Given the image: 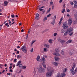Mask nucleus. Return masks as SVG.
<instances>
[{"label":"nucleus","mask_w":77,"mask_h":77,"mask_svg":"<svg viewBox=\"0 0 77 77\" xmlns=\"http://www.w3.org/2000/svg\"><path fill=\"white\" fill-rule=\"evenodd\" d=\"M47 20V17H44V20H43V21H46V20Z\"/></svg>","instance_id":"cd10ccee"},{"label":"nucleus","mask_w":77,"mask_h":77,"mask_svg":"<svg viewBox=\"0 0 77 77\" xmlns=\"http://www.w3.org/2000/svg\"><path fill=\"white\" fill-rule=\"evenodd\" d=\"M63 20V17H62L60 20V21L59 22V23H58V24H59V25H60V24H62V21Z\"/></svg>","instance_id":"f8f14e48"},{"label":"nucleus","mask_w":77,"mask_h":77,"mask_svg":"<svg viewBox=\"0 0 77 77\" xmlns=\"http://www.w3.org/2000/svg\"><path fill=\"white\" fill-rule=\"evenodd\" d=\"M9 24V23H6L5 24V26H7Z\"/></svg>","instance_id":"603ef678"},{"label":"nucleus","mask_w":77,"mask_h":77,"mask_svg":"<svg viewBox=\"0 0 77 77\" xmlns=\"http://www.w3.org/2000/svg\"><path fill=\"white\" fill-rule=\"evenodd\" d=\"M54 59L55 60V61H56L57 62H58L60 60V58L59 57H54Z\"/></svg>","instance_id":"9d476101"},{"label":"nucleus","mask_w":77,"mask_h":77,"mask_svg":"<svg viewBox=\"0 0 77 77\" xmlns=\"http://www.w3.org/2000/svg\"><path fill=\"white\" fill-rule=\"evenodd\" d=\"M22 71V70L21 69H20V70H19V72H18V73L20 74V73H21Z\"/></svg>","instance_id":"a19ab883"},{"label":"nucleus","mask_w":77,"mask_h":77,"mask_svg":"<svg viewBox=\"0 0 77 77\" xmlns=\"http://www.w3.org/2000/svg\"><path fill=\"white\" fill-rule=\"evenodd\" d=\"M17 58L18 59H20V58H21V56H20V55H18L17 57Z\"/></svg>","instance_id":"bb28decb"},{"label":"nucleus","mask_w":77,"mask_h":77,"mask_svg":"<svg viewBox=\"0 0 77 77\" xmlns=\"http://www.w3.org/2000/svg\"><path fill=\"white\" fill-rule=\"evenodd\" d=\"M42 65H43L44 68H46V66L45 64L44 63H43L42 64Z\"/></svg>","instance_id":"b1692460"},{"label":"nucleus","mask_w":77,"mask_h":77,"mask_svg":"<svg viewBox=\"0 0 77 77\" xmlns=\"http://www.w3.org/2000/svg\"><path fill=\"white\" fill-rule=\"evenodd\" d=\"M20 50H22V51L25 53H27V50L26 49V47L25 45L22 46L20 49Z\"/></svg>","instance_id":"20e7f679"},{"label":"nucleus","mask_w":77,"mask_h":77,"mask_svg":"<svg viewBox=\"0 0 77 77\" xmlns=\"http://www.w3.org/2000/svg\"><path fill=\"white\" fill-rule=\"evenodd\" d=\"M40 56L39 55H38L37 56V58H36V60H37V61H39V60L40 59Z\"/></svg>","instance_id":"dca6fc26"},{"label":"nucleus","mask_w":77,"mask_h":77,"mask_svg":"<svg viewBox=\"0 0 77 77\" xmlns=\"http://www.w3.org/2000/svg\"><path fill=\"white\" fill-rule=\"evenodd\" d=\"M66 70H67V68H65L63 70V72H66Z\"/></svg>","instance_id":"c756f323"},{"label":"nucleus","mask_w":77,"mask_h":77,"mask_svg":"<svg viewBox=\"0 0 77 77\" xmlns=\"http://www.w3.org/2000/svg\"><path fill=\"white\" fill-rule=\"evenodd\" d=\"M50 16H51V14H50L47 16V17H50Z\"/></svg>","instance_id":"de8ad7c7"},{"label":"nucleus","mask_w":77,"mask_h":77,"mask_svg":"<svg viewBox=\"0 0 77 77\" xmlns=\"http://www.w3.org/2000/svg\"><path fill=\"white\" fill-rule=\"evenodd\" d=\"M65 74L64 73H62L60 75V76L61 77H64L65 76Z\"/></svg>","instance_id":"ddd939ff"},{"label":"nucleus","mask_w":77,"mask_h":77,"mask_svg":"<svg viewBox=\"0 0 77 77\" xmlns=\"http://www.w3.org/2000/svg\"><path fill=\"white\" fill-rule=\"evenodd\" d=\"M48 29H46L45 30V32H47V31H48Z\"/></svg>","instance_id":"052dcab7"},{"label":"nucleus","mask_w":77,"mask_h":77,"mask_svg":"<svg viewBox=\"0 0 77 77\" xmlns=\"http://www.w3.org/2000/svg\"><path fill=\"white\" fill-rule=\"evenodd\" d=\"M72 19L71 17L69 18L68 22L69 25V26H71V24H72Z\"/></svg>","instance_id":"0eeeda50"},{"label":"nucleus","mask_w":77,"mask_h":77,"mask_svg":"<svg viewBox=\"0 0 77 77\" xmlns=\"http://www.w3.org/2000/svg\"><path fill=\"white\" fill-rule=\"evenodd\" d=\"M38 71L40 73H42V72H44L45 71V69L42 67V66H41V65H40L38 67Z\"/></svg>","instance_id":"f03ea898"},{"label":"nucleus","mask_w":77,"mask_h":77,"mask_svg":"<svg viewBox=\"0 0 77 77\" xmlns=\"http://www.w3.org/2000/svg\"><path fill=\"white\" fill-rule=\"evenodd\" d=\"M39 10H40V11H43V9L39 8Z\"/></svg>","instance_id":"864d4df0"},{"label":"nucleus","mask_w":77,"mask_h":77,"mask_svg":"<svg viewBox=\"0 0 77 77\" xmlns=\"http://www.w3.org/2000/svg\"><path fill=\"white\" fill-rule=\"evenodd\" d=\"M36 17H39V14H36Z\"/></svg>","instance_id":"3c124183"},{"label":"nucleus","mask_w":77,"mask_h":77,"mask_svg":"<svg viewBox=\"0 0 77 77\" xmlns=\"http://www.w3.org/2000/svg\"><path fill=\"white\" fill-rule=\"evenodd\" d=\"M7 75H11V73H8Z\"/></svg>","instance_id":"13d9d810"},{"label":"nucleus","mask_w":77,"mask_h":77,"mask_svg":"<svg viewBox=\"0 0 77 77\" xmlns=\"http://www.w3.org/2000/svg\"><path fill=\"white\" fill-rule=\"evenodd\" d=\"M19 67L20 68H23V65H22V64H19Z\"/></svg>","instance_id":"f704fd0d"},{"label":"nucleus","mask_w":77,"mask_h":77,"mask_svg":"<svg viewBox=\"0 0 77 77\" xmlns=\"http://www.w3.org/2000/svg\"><path fill=\"white\" fill-rule=\"evenodd\" d=\"M74 2L75 3L74 7L75 8H77V1H74Z\"/></svg>","instance_id":"9b49d317"},{"label":"nucleus","mask_w":77,"mask_h":77,"mask_svg":"<svg viewBox=\"0 0 77 77\" xmlns=\"http://www.w3.org/2000/svg\"><path fill=\"white\" fill-rule=\"evenodd\" d=\"M56 35H57V33H54V36H56Z\"/></svg>","instance_id":"c03bdc74"},{"label":"nucleus","mask_w":77,"mask_h":77,"mask_svg":"<svg viewBox=\"0 0 77 77\" xmlns=\"http://www.w3.org/2000/svg\"><path fill=\"white\" fill-rule=\"evenodd\" d=\"M14 51H17V50L16 48H15L14 49Z\"/></svg>","instance_id":"e2e57ef3"},{"label":"nucleus","mask_w":77,"mask_h":77,"mask_svg":"<svg viewBox=\"0 0 77 77\" xmlns=\"http://www.w3.org/2000/svg\"><path fill=\"white\" fill-rule=\"evenodd\" d=\"M36 42V40H33L32 41V42L31 43V45H33V44L35 42Z\"/></svg>","instance_id":"c85d7f7f"},{"label":"nucleus","mask_w":77,"mask_h":77,"mask_svg":"<svg viewBox=\"0 0 77 77\" xmlns=\"http://www.w3.org/2000/svg\"><path fill=\"white\" fill-rule=\"evenodd\" d=\"M66 11H67V12H69L70 11V10H69V9H66Z\"/></svg>","instance_id":"a18cd8bd"},{"label":"nucleus","mask_w":77,"mask_h":77,"mask_svg":"<svg viewBox=\"0 0 77 77\" xmlns=\"http://www.w3.org/2000/svg\"><path fill=\"white\" fill-rule=\"evenodd\" d=\"M5 70H4L3 71H2V73H3L4 72H5Z\"/></svg>","instance_id":"69168bd1"},{"label":"nucleus","mask_w":77,"mask_h":77,"mask_svg":"<svg viewBox=\"0 0 77 77\" xmlns=\"http://www.w3.org/2000/svg\"><path fill=\"white\" fill-rule=\"evenodd\" d=\"M52 63L53 65L55 66H57L59 64V63L55 62H52Z\"/></svg>","instance_id":"1a4fd4ad"},{"label":"nucleus","mask_w":77,"mask_h":77,"mask_svg":"<svg viewBox=\"0 0 77 77\" xmlns=\"http://www.w3.org/2000/svg\"><path fill=\"white\" fill-rule=\"evenodd\" d=\"M65 32V29L64 28L61 30V33H64Z\"/></svg>","instance_id":"a211bd4d"},{"label":"nucleus","mask_w":77,"mask_h":77,"mask_svg":"<svg viewBox=\"0 0 77 77\" xmlns=\"http://www.w3.org/2000/svg\"><path fill=\"white\" fill-rule=\"evenodd\" d=\"M21 32H24V29H22L21 30Z\"/></svg>","instance_id":"0e129e2a"},{"label":"nucleus","mask_w":77,"mask_h":77,"mask_svg":"<svg viewBox=\"0 0 77 77\" xmlns=\"http://www.w3.org/2000/svg\"><path fill=\"white\" fill-rule=\"evenodd\" d=\"M8 2L7 1L4 2V4L5 6H7L8 5Z\"/></svg>","instance_id":"412c9836"},{"label":"nucleus","mask_w":77,"mask_h":77,"mask_svg":"<svg viewBox=\"0 0 77 77\" xmlns=\"http://www.w3.org/2000/svg\"><path fill=\"white\" fill-rule=\"evenodd\" d=\"M48 71L46 74V76L47 77H49L52 75V74H53L54 70L51 67H48Z\"/></svg>","instance_id":"f257e3e1"},{"label":"nucleus","mask_w":77,"mask_h":77,"mask_svg":"<svg viewBox=\"0 0 77 77\" xmlns=\"http://www.w3.org/2000/svg\"><path fill=\"white\" fill-rule=\"evenodd\" d=\"M42 60L43 62V63H45V58L44 57H43L42 59Z\"/></svg>","instance_id":"4468645a"},{"label":"nucleus","mask_w":77,"mask_h":77,"mask_svg":"<svg viewBox=\"0 0 77 77\" xmlns=\"http://www.w3.org/2000/svg\"><path fill=\"white\" fill-rule=\"evenodd\" d=\"M11 17H12V18H14V17H15V15L14 14H12L11 15Z\"/></svg>","instance_id":"37998d69"},{"label":"nucleus","mask_w":77,"mask_h":77,"mask_svg":"<svg viewBox=\"0 0 77 77\" xmlns=\"http://www.w3.org/2000/svg\"><path fill=\"white\" fill-rule=\"evenodd\" d=\"M35 18L36 20H39V17L36 16L35 17Z\"/></svg>","instance_id":"473e14b6"},{"label":"nucleus","mask_w":77,"mask_h":77,"mask_svg":"<svg viewBox=\"0 0 77 77\" xmlns=\"http://www.w3.org/2000/svg\"><path fill=\"white\" fill-rule=\"evenodd\" d=\"M73 34V32H72L71 33L70 32L69 34V36H72V35Z\"/></svg>","instance_id":"2f4dec72"},{"label":"nucleus","mask_w":77,"mask_h":77,"mask_svg":"<svg viewBox=\"0 0 77 77\" xmlns=\"http://www.w3.org/2000/svg\"><path fill=\"white\" fill-rule=\"evenodd\" d=\"M61 54H62V55H64V54H65V53H64V51H61Z\"/></svg>","instance_id":"a878e982"},{"label":"nucleus","mask_w":77,"mask_h":77,"mask_svg":"<svg viewBox=\"0 0 77 77\" xmlns=\"http://www.w3.org/2000/svg\"><path fill=\"white\" fill-rule=\"evenodd\" d=\"M43 57H45V58H47V55H44L43 56Z\"/></svg>","instance_id":"09e8293b"},{"label":"nucleus","mask_w":77,"mask_h":77,"mask_svg":"<svg viewBox=\"0 0 77 77\" xmlns=\"http://www.w3.org/2000/svg\"><path fill=\"white\" fill-rule=\"evenodd\" d=\"M15 65L14 64L13 65V68H14L15 67Z\"/></svg>","instance_id":"5fc2aeb1"},{"label":"nucleus","mask_w":77,"mask_h":77,"mask_svg":"<svg viewBox=\"0 0 77 77\" xmlns=\"http://www.w3.org/2000/svg\"><path fill=\"white\" fill-rule=\"evenodd\" d=\"M56 77H60V73H58Z\"/></svg>","instance_id":"e433bc0d"},{"label":"nucleus","mask_w":77,"mask_h":77,"mask_svg":"<svg viewBox=\"0 0 77 77\" xmlns=\"http://www.w3.org/2000/svg\"><path fill=\"white\" fill-rule=\"evenodd\" d=\"M22 68L23 69H26V66H22Z\"/></svg>","instance_id":"58836bf2"},{"label":"nucleus","mask_w":77,"mask_h":77,"mask_svg":"<svg viewBox=\"0 0 77 77\" xmlns=\"http://www.w3.org/2000/svg\"><path fill=\"white\" fill-rule=\"evenodd\" d=\"M75 64H74L73 65V66L71 69H70V72H72V74L73 75H74V74H75V73L77 72V71H75H75L74 72H73L74 71V68H75Z\"/></svg>","instance_id":"39448f33"},{"label":"nucleus","mask_w":77,"mask_h":77,"mask_svg":"<svg viewBox=\"0 0 77 77\" xmlns=\"http://www.w3.org/2000/svg\"><path fill=\"white\" fill-rule=\"evenodd\" d=\"M72 32V29L71 28H70L67 29V30L65 32L64 34V36H67L68 34H69V33H71Z\"/></svg>","instance_id":"7ed1b4c3"},{"label":"nucleus","mask_w":77,"mask_h":77,"mask_svg":"<svg viewBox=\"0 0 77 77\" xmlns=\"http://www.w3.org/2000/svg\"><path fill=\"white\" fill-rule=\"evenodd\" d=\"M36 71H35V70H34V72H33V74H34V75H35L36 74Z\"/></svg>","instance_id":"79ce46f5"},{"label":"nucleus","mask_w":77,"mask_h":77,"mask_svg":"<svg viewBox=\"0 0 77 77\" xmlns=\"http://www.w3.org/2000/svg\"><path fill=\"white\" fill-rule=\"evenodd\" d=\"M62 0H60L59 1V3H62Z\"/></svg>","instance_id":"bf43d9fd"},{"label":"nucleus","mask_w":77,"mask_h":77,"mask_svg":"<svg viewBox=\"0 0 77 77\" xmlns=\"http://www.w3.org/2000/svg\"><path fill=\"white\" fill-rule=\"evenodd\" d=\"M54 3L53 2H51L50 3V5H53Z\"/></svg>","instance_id":"ea45409f"},{"label":"nucleus","mask_w":77,"mask_h":77,"mask_svg":"<svg viewBox=\"0 0 77 77\" xmlns=\"http://www.w3.org/2000/svg\"><path fill=\"white\" fill-rule=\"evenodd\" d=\"M30 29H29V31H28V33H30Z\"/></svg>","instance_id":"774afa93"},{"label":"nucleus","mask_w":77,"mask_h":77,"mask_svg":"<svg viewBox=\"0 0 77 77\" xmlns=\"http://www.w3.org/2000/svg\"><path fill=\"white\" fill-rule=\"evenodd\" d=\"M9 71L10 72H13V71H12V70L11 69Z\"/></svg>","instance_id":"6e6d98bb"},{"label":"nucleus","mask_w":77,"mask_h":77,"mask_svg":"<svg viewBox=\"0 0 77 77\" xmlns=\"http://www.w3.org/2000/svg\"><path fill=\"white\" fill-rule=\"evenodd\" d=\"M65 11V5H63V11H62V13H64Z\"/></svg>","instance_id":"2eb2a0df"},{"label":"nucleus","mask_w":77,"mask_h":77,"mask_svg":"<svg viewBox=\"0 0 77 77\" xmlns=\"http://www.w3.org/2000/svg\"><path fill=\"white\" fill-rule=\"evenodd\" d=\"M44 46L47 48H49L50 47V45H49L45 44Z\"/></svg>","instance_id":"aec40b11"},{"label":"nucleus","mask_w":77,"mask_h":77,"mask_svg":"<svg viewBox=\"0 0 77 77\" xmlns=\"http://www.w3.org/2000/svg\"><path fill=\"white\" fill-rule=\"evenodd\" d=\"M43 51L44 52H47V49L46 48H43Z\"/></svg>","instance_id":"5701e85b"},{"label":"nucleus","mask_w":77,"mask_h":77,"mask_svg":"<svg viewBox=\"0 0 77 77\" xmlns=\"http://www.w3.org/2000/svg\"><path fill=\"white\" fill-rule=\"evenodd\" d=\"M55 51L56 52V53H54L53 54L54 55H55V56H58V57L60 56V54L58 53L60 51L59 49H56L55 50Z\"/></svg>","instance_id":"423d86ee"},{"label":"nucleus","mask_w":77,"mask_h":77,"mask_svg":"<svg viewBox=\"0 0 77 77\" xmlns=\"http://www.w3.org/2000/svg\"><path fill=\"white\" fill-rule=\"evenodd\" d=\"M72 40H69L66 43V44H69V43H71V42Z\"/></svg>","instance_id":"4be33fe9"},{"label":"nucleus","mask_w":77,"mask_h":77,"mask_svg":"<svg viewBox=\"0 0 77 77\" xmlns=\"http://www.w3.org/2000/svg\"><path fill=\"white\" fill-rule=\"evenodd\" d=\"M20 53V52L19 51H17V52L16 53V54H19Z\"/></svg>","instance_id":"4d7b16f0"},{"label":"nucleus","mask_w":77,"mask_h":77,"mask_svg":"<svg viewBox=\"0 0 77 77\" xmlns=\"http://www.w3.org/2000/svg\"><path fill=\"white\" fill-rule=\"evenodd\" d=\"M39 62H42V60L41 59L39 60Z\"/></svg>","instance_id":"338daca9"},{"label":"nucleus","mask_w":77,"mask_h":77,"mask_svg":"<svg viewBox=\"0 0 77 77\" xmlns=\"http://www.w3.org/2000/svg\"><path fill=\"white\" fill-rule=\"evenodd\" d=\"M33 48H32V49H31L30 50L31 52H33Z\"/></svg>","instance_id":"49530a36"},{"label":"nucleus","mask_w":77,"mask_h":77,"mask_svg":"<svg viewBox=\"0 0 77 77\" xmlns=\"http://www.w3.org/2000/svg\"><path fill=\"white\" fill-rule=\"evenodd\" d=\"M63 29H66V28H68V26H67V23H63Z\"/></svg>","instance_id":"6e6552de"},{"label":"nucleus","mask_w":77,"mask_h":77,"mask_svg":"<svg viewBox=\"0 0 77 77\" xmlns=\"http://www.w3.org/2000/svg\"><path fill=\"white\" fill-rule=\"evenodd\" d=\"M21 63V61H19L17 63V64L16 65L17 66H19V65H20V63Z\"/></svg>","instance_id":"f3484780"},{"label":"nucleus","mask_w":77,"mask_h":77,"mask_svg":"<svg viewBox=\"0 0 77 77\" xmlns=\"http://www.w3.org/2000/svg\"><path fill=\"white\" fill-rule=\"evenodd\" d=\"M17 59H15L14 60V62H17Z\"/></svg>","instance_id":"8fccbe9b"},{"label":"nucleus","mask_w":77,"mask_h":77,"mask_svg":"<svg viewBox=\"0 0 77 77\" xmlns=\"http://www.w3.org/2000/svg\"><path fill=\"white\" fill-rule=\"evenodd\" d=\"M51 10V8H50L48 10L47 12H50V11Z\"/></svg>","instance_id":"c9c22d12"},{"label":"nucleus","mask_w":77,"mask_h":77,"mask_svg":"<svg viewBox=\"0 0 77 77\" xmlns=\"http://www.w3.org/2000/svg\"><path fill=\"white\" fill-rule=\"evenodd\" d=\"M17 48H20V47L19 46H17Z\"/></svg>","instance_id":"680f3d73"},{"label":"nucleus","mask_w":77,"mask_h":77,"mask_svg":"<svg viewBox=\"0 0 77 77\" xmlns=\"http://www.w3.org/2000/svg\"><path fill=\"white\" fill-rule=\"evenodd\" d=\"M58 41L60 42H63V41L60 39H59Z\"/></svg>","instance_id":"7c9ffc66"},{"label":"nucleus","mask_w":77,"mask_h":77,"mask_svg":"<svg viewBox=\"0 0 77 77\" xmlns=\"http://www.w3.org/2000/svg\"><path fill=\"white\" fill-rule=\"evenodd\" d=\"M48 42H49L50 44H52V42H53V40L50 39L48 41Z\"/></svg>","instance_id":"6ab92c4d"},{"label":"nucleus","mask_w":77,"mask_h":77,"mask_svg":"<svg viewBox=\"0 0 77 77\" xmlns=\"http://www.w3.org/2000/svg\"><path fill=\"white\" fill-rule=\"evenodd\" d=\"M56 15H55L53 19L54 21H55L56 19Z\"/></svg>","instance_id":"4c0bfd02"},{"label":"nucleus","mask_w":77,"mask_h":77,"mask_svg":"<svg viewBox=\"0 0 77 77\" xmlns=\"http://www.w3.org/2000/svg\"><path fill=\"white\" fill-rule=\"evenodd\" d=\"M55 23V20H53L52 22H51V24H52V25H54V23Z\"/></svg>","instance_id":"393cba45"},{"label":"nucleus","mask_w":77,"mask_h":77,"mask_svg":"<svg viewBox=\"0 0 77 77\" xmlns=\"http://www.w3.org/2000/svg\"><path fill=\"white\" fill-rule=\"evenodd\" d=\"M70 4L72 5H74V3L72 1H71L70 2Z\"/></svg>","instance_id":"72a5a7b5"}]
</instances>
